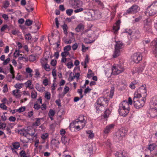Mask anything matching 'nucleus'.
<instances>
[{
    "instance_id": "22",
    "label": "nucleus",
    "mask_w": 157,
    "mask_h": 157,
    "mask_svg": "<svg viewBox=\"0 0 157 157\" xmlns=\"http://www.w3.org/2000/svg\"><path fill=\"white\" fill-rule=\"evenodd\" d=\"M111 109H106L103 115V117L104 119L108 118L109 117V115L111 114Z\"/></svg>"
},
{
    "instance_id": "34",
    "label": "nucleus",
    "mask_w": 157,
    "mask_h": 157,
    "mask_svg": "<svg viewBox=\"0 0 157 157\" xmlns=\"http://www.w3.org/2000/svg\"><path fill=\"white\" fill-rule=\"evenodd\" d=\"M151 45L155 47V49L157 48V38L155 39L151 43Z\"/></svg>"
},
{
    "instance_id": "53",
    "label": "nucleus",
    "mask_w": 157,
    "mask_h": 157,
    "mask_svg": "<svg viewBox=\"0 0 157 157\" xmlns=\"http://www.w3.org/2000/svg\"><path fill=\"white\" fill-rule=\"evenodd\" d=\"M32 36L31 34L30 33H28L26 34L25 35V39L27 40H29L31 39Z\"/></svg>"
},
{
    "instance_id": "59",
    "label": "nucleus",
    "mask_w": 157,
    "mask_h": 157,
    "mask_svg": "<svg viewBox=\"0 0 157 157\" xmlns=\"http://www.w3.org/2000/svg\"><path fill=\"white\" fill-rule=\"evenodd\" d=\"M14 56L15 57H18L19 55V50H15V52L13 54Z\"/></svg>"
},
{
    "instance_id": "6",
    "label": "nucleus",
    "mask_w": 157,
    "mask_h": 157,
    "mask_svg": "<svg viewBox=\"0 0 157 157\" xmlns=\"http://www.w3.org/2000/svg\"><path fill=\"white\" fill-rule=\"evenodd\" d=\"M116 43L115 47V51L113 55V57L114 58H116L120 55L121 49L123 47V44L121 42L116 41Z\"/></svg>"
},
{
    "instance_id": "37",
    "label": "nucleus",
    "mask_w": 157,
    "mask_h": 157,
    "mask_svg": "<svg viewBox=\"0 0 157 157\" xmlns=\"http://www.w3.org/2000/svg\"><path fill=\"white\" fill-rule=\"evenodd\" d=\"M31 97L33 98H36L37 95V94L35 90L32 91L31 93Z\"/></svg>"
},
{
    "instance_id": "13",
    "label": "nucleus",
    "mask_w": 157,
    "mask_h": 157,
    "mask_svg": "<svg viewBox=\"0 0 157 157\" xmlns=\"http://www.w3.org/2000/svg\"><path fill=\"white\" fill-rule=\"evenodd\" d=\"M139 7L136 5H132L127 11V13L128 14H131L137 13Z\"/></svg>"
},
{
    "instance_id": "62",
    "label": "nucleus",
    "mask_w": 157,
    "mask_h": 157,
    "mask_svg": "<svg viewBox=\"0 0 157 157\" xmlns=\"http://www.w3.org/2000/svg\"><path fill=\"white\" fill-rule=\"evenodd\" d=\"M88 49V47H86L83 44L82 45V51L83 52H86Z\"/></svg>"
},
{
    "instance_id": "49",
    "label": "nucleus",
    "mask_w": 157,
    "mask_h": 157,
    "mask_svg": "<svg viewBox=\"0 0 157 157\" xmlns=\"http://www.w3.org/2000/svg\"><path fill=\"white\" fill-rule=\"evenodd\" d=\"M48 136V134L47 133H44L42 134L41 136V138L45 140L46 139Z\"/></svg>"
},
{
    "instance_id": "12",
    "label": "nucleus",
    "mask_w": 157,
    "mask_h": 157,
    "mask_svg": "<svg viewBox=\"0 0 157 157\" xmlns=\"http://www.w3.org/2000/svg\"><path fill=\"white\" fill-rule=\"evenodd\" d=\"M83 151L86 154L89 153L92 151L91 146L90 144H86L82 145Z\"/></svg>"
},
{
    "instance_id": "3",
    "label": "nucleus",
    "mask_w": 157,
    "mask_h": 157,
    "mask_svg": "<svg viewBox=\"0 0 157 157\" xmlns=\"http://www.w3.org/2000/svg\"><path fill=\"white\" fill-rule=\"evenodd\" d=\"M151 104L149 113L151 117H155L157 116V97L152 98Z\"/></svg>"
},
{
    "instance_id": "21",
    "label": "nucleus",
    "mask_w": 157,
    "mask_h": 157,
    "mask_svg": "<svg viewBox=\"0 0 157 157\" xmlns=\"http://www.w3.org/2000/svg\"><path fill=\"white\" fill-rule=\"evenodd\" d=\"M139 86V82L136 80H134L131 83L129 87L132 89H134L136 87H138Z\"/></svg>"
},
{
    "instance_id": "28",
    "label": "nucleus",
    "mask_w": 157,
    "mask_h": 157,
    "mask_svg": "<svg viewBox=\"0 0 157 157\" xmlns=\"http://www.w3.org/2000/svg\"><path fill=\"white\" fill-rule=\"evenodd\" d=\"M42 118H37L35 119V121L33 123V125L34 126H38L41 124L40 120H42Z\"/></svg>"
},
{
    "instance_id": "5",
    "label": "nucleus",
    "mask_w": 157,
    "mask_h": 157,
    "mask_svg": "<svg viewBox=\"0 0 157 157\" xmlns=\"http://www.w3.org/2000/svg\"><path fill=\"white\" fill-rule=\"evenodd\" d=\"M149 16H154L157 13V2H153L148 7L146 11Z\"/></svg>"
},
{
    "instance_id": "40",
    "label": "nucleus",
    "mask_w": 157,
    "mask_h": 157,
    "mask_svg": "<svg viewBox=\"0 0 157 157\" xmlns=\"http://www.w3.org/2000/svg\"><path fill=\"white\" fill-rule=\"evenodd\" d=\"M36 59L35 56L33 55H31L29 56V60L30 61L33 62Z\"/></svg>"
},
{
    "instance_id": "41",
    "label": "nucleus",
    "mask_w": 157,
    "mask_h": 157,
    "mask_svg": "<svg viewBox=\"0 0 157 157\" xmlns=\"http://www.w3.org/2000/svg\"><path fill=\"white\" fill-rule=\"evenodd\" d=\"M114 92V87H111L110 90V93L109 96V97L110 98H113V96Z\"/></svg>"
},
{
    "instance_id": "38",
    "label": "nucleus",
    "mask_w": 157,
    "mask_h": 157,
    "mask_svg": "<svg viewBox=\"0 0 157 157\" xmlns=\"http://www.w3.org/2000/svg\"><path fill=\"white\" fill-rule=\"evenodd\" d=\"M94 75V73L92 72V71L90 69H89L88 70V72L87 74V78H90Z\"/></svg>"
},
{
    "instance_id": "55",
    "label": "nucleus",
    "mask_w": 157,
    "mask_h": 157,
    "mask_svg": "<svg viewBox=\"0 0 157 157\" xmlns=\"http://www.w3.org/2000/svg\"><path fill=\"white\" fill-rule=\"evenodd\" d=\"M45 97L46 99L48 100L50 99L51 98V94L48 92L46 93L45 95Z\"/></svg>"
},
{
    "instance_id": "30",
    "label": "nucleus",
    "mask_w": 157,
    "mask_h": 157,
    "mask_svg": "<svg viewBox=\"0 0 157 157\" xmlns=\"http://www.w3.org/2000/svg\"><path fill=\"white\" fill-rule=\"evenodd\" d=\"M19 91L20 90H14L13 91V94L17 98H19L21 96Z\"/></svg>"
},
{
    "instance_id": "31",
    "label": "nucleus",
    "mask_w": 157,
    "mask_h": 157,
    "mask_svg": "<svg viewBox=\"0 0 157 157\" xmlns=\"http://www.w3.org/2000/svg\"><path fill=\"white\" fill-rule=\"evenodd\" d=\"M148 145L147 148L151 151L153 150L156 146V144L154 143L148 144Z\"/></svg>"
},
{
    "instance_id": "4",
    "label": "nucleus",
    "mask_w": 157,
    "mask_h": 157,
    "mask_svg": "<svg viewBox=\"0 0 157 157\" xmlns=\"http://www.w3.org/2000/svg\"><path fill=\"white\" fill-rule=\"evenodd\" d=\"M127 133V131L124 129H121L119 131L115 133L114 139L116 142H119L122 140Z\"/></svg>"
},
{
    "instance_id": "58",
    "label": "nucleus",
    "mask_w": 157,
    "mask_h": 157,
    "mask_svg": "<svg viewBox=\"0 0 157 157\" xmlns=\"http://www.w3.org/2000/svg\"><path fill=\"white\" fill-rule=\"evenodd\" d=\"M71 49V47L70 45H68L64 47V50L65 51H67L70 50Z\"/></svg>"
},
{
    "instance_id": "24",
    "label": "nucleus",
    "mask_w": 157,
    "mask_h": 157,
    "mask_svg": "<svg viewBox=\"0 0 157 157\" xmlns=\"http://www.w3.org/2000/svg\"><path fill=\"white\" fill-rule=\"evenodd\" d=\"M116 157H126L125 153H124L122 151H118L115 153Z\"/></svg>"
},
{
    "instance_id": "27",
    "label": "nucleus",
    "mask_w": 157,
    "mask_h": 157,
    "mask_svg": "<svg viewBox=\"0 0 157 157\" xmlns=\"http://www.w3.org/2000/svg\"><path fill=\"white\" fill-rule=\"evenodd\" d=\"M55 114V112L54 110L51 109H50L48 113V116L51 120H53L54 119L53 117Z\"/></svg>"
},
{
    "instance_id": "16",
    "label": "nucleus",
    "mask_w": 157,
    "mask_h": 157,
    "mask_svg": "<svg viewBox=\"0 0 157 157\" xmlns=\"http://www.w3.org/2000/svg\"><path fill=\"white\" fill-rule=\"evenodd\" d=\"M120 20H118L114 25L113 27V31L115 34H117V31L120 28Z\"/></svg>"
},
{
    "instance_id": "51",
    "label": "nucleus",
    "mask_w": 157,
    "mask_h": 157,
    "mask_svg": "<svg viewBox=\"0 0 157 157\" xmlns=\"http://www.w3.org/2000/svg\"><path fill=\"white\" fill-rule=\"evenodd\" d=\"M43 67L46 71H49L50 70V66L47 63H45L43 66Z\"/></svg>"
},
{
    "instance_id": "45",
    "label": "nucleus",
    "mask_w": 157,
    "mask_h": 157,
    "mask_svg": "<svg viewBox=\"0 0 157 157\" xmlns=\"http://www.w3.org/2000/svg\"><path fill=\"white\" fill-rule=\"evenodd\" d=\"M10 5L9 2L7 1H6L3 3V7L6 9Z\"/></svg>"
},
{
    "instance_id": "64",
    "label": "nucleus",
    "mask_w": 157,
    "mask_h": 157,
    "mask_svg": "<svg viewBox=\"0 0 157 157\" xmlns=\"http://www.w3.org/2000/svg\"><path fill=\"white\" fill-rule=\"evenodd\" d=\"M10 59L9 57H8L5 60L3 63V64L4 65H7L9 62L10 61Z\"/></svg>"
},
{
    "instance_id": "44",
    "label": "nucleus",
    "mask_w": 157,
    "mask_h": 157,
    "mask_svg": "<svg viewBox=\"0 0 157 157\" xmlns=\"http://www.w3.org/2000/svg\"><path fill=\"white\" fill-rule=\"evenodd\" d=\"M36 88L39 91L43 92V88L39 86L38 84H36Z\"/></svg>"
},
{
    "instance_id": "52",
    "label": "nucleus",
    "mask_w": 157,
    "mask_h": 157,
    "mask_svg": "<svg viewBox=\"0 0 157 157\" xmlns=\"http://www.w3.org/2000/svg\"><path fill=\"white\" fill-rule=\"evenodd\" d=\"M141 97H143V95L141 93H135L134 95L133 98H137V99H139V98H140Z\"/></svg>"
},
{
    "instance_id": "1",
    "label": "nucleus",
    "mask_w": 157,
    "mask_h": 157,
    "mask_svg": "<svg viewBox=\"0 0 157 157\" xmlns=\"http://www.w3.org/2000/svg\"><path fill=\"white\" fill-rule=\"evenodd\" d=\"M109 101L106 98L101 97L98 99L95 103L96 112L99 113L102 111L106 106H107Z\"/></svg>"
},
{
    "instance_id": "8",
    "label": "nucleus",
    "mask_w": 157,
    "mask_h": 157,
    "mask_svg": "<svg viewBox=\"0 0 157 157\" xmlns=\"http://www.w3.org/2000/svg\"><path fill=\"white\" fill-rule=\"evenodd\" d=\"M112 73L113 75H117L123 72L124 68L122 65H114L112 67Z\"/></svg>"
},
{
    "instance_id": "43",
    "label": "nucleus",
    "mask_w": 157,
    "mask_h": 157,
    "mask_svg": "<svg viewBox=\"0 0 157 157\" xmlns=\"http://www.w3.org/2000/svg\"><path fill=\"white\" fill-rule=\"evenodd\" d=\"M73 11V10L72 9H68L66 10V13L68 16H70L72 14Z\"/></svg>"
},
{
    "instance_id": "14",
    "label": "nucleus",
    "mask_w": 157,
    "mask_h": 157,
    "mask_svg": "<svg viewBox=\"0 0 157 157\" xmlns=\"http://www.w3.org/2000/svg\"><path fill=\"white\" fill-rule=\"evenodd\" d=\"M115 126L114 124H109L107 125L103 130L105 134H108L111 132V131L113 129Z\"/></svg>"
},
{
    "instance_id": "36",
    "label": "nucleus",
    "mask_w": 157,
    "mask_h": 157,
    "mask_svg": "<svg viewBox=\"0 0 157 157\" xmlns=\"http://www.w3.org/2000/svg\"><path fill=\"white\" fill-rule=\"evenodd\" d=\"M62 26L64 33L65 34H67V31L68 29L67 25L64 23Z\"/></svg>"
},
{
    "instance_id": "32",
    "label": "nucleus",
    "mask_w": 157,
    "mask_h": 157,
    "mask_svg": "<svg viewBox=\"0 0 157 157\" xmlns=\"http://www.w3.org/2000/svg\"><path fill=\"white\" fill-rule=\"evenodd\" d=\"M25 71L28 74H29V77H32L33 76V74L31 73L33 72V70L30 68L29 67L26 68Z\"/></svg>"
},
{
    "instance_id": "47",
    "label": "nucleus",
    "mask_w": 157,
    "mask_h": 157,
    "mask_svg": "<svg viewBox=\"0 0 157 157\" xmlns=\"http://www.w3.org/2000/svg\"><path fill=\"white\" fill-rule=\"evenodd\" d=\"M75 78V76L74 74L71 73L69 77V80L70 81H72Z\"/></svg>"
},
{
    "instance_id": "25",
    "label": "nucleus",
    "mask_w": 157,
    "mask_h": 157,
    "mask_svg": "<svg viewBox=\"0 0 157 157\" xmlns=\"http://www.w3.org/2000/svg\"><path fill=\"white\" fill-rule=\"evenodd\" d=\"M144 64H143L142 65H141L139 66L138 67H137L136 68V71L138 73H141L144 69Z\"/></svg>"
},
{
    "instance_id": "61",
    "label": "nucleus",
    "mask_w": 157,
    "mask_h": 157,
    "mask_svg": "<svg viewBox=\"0 0 157 157\" xmlns=\"http://www.w3.org/2000/svg\"><path fill=\"white\" fill-rule=\"evenodd\" d=\"M35 77L36 78H37L38 77H40V73L38 71V70H35Z\"/></svg>"
},
{
    "instance_id": "23",
    "label": "nucleus",
    "mask_w": 157,
    "mask_h": 157,
    "mask_svg": "<svg viewBox=\"0 0 157 157\" xmlns=\"http://www.w3.org/2000/svg\"><path fill=\"white\" fill-rule=\"evenodd\" d=\"M87 117L86 116H83L82 115H80L79 116L78 118L76 119L75 121H80L81 122H84L85 123H86L87 121Z\"/></svg>"
},
{
    "instance_id": "29",
    "label": "nucleus",
    "mask_w": 157,
    "mask_h": 157,
    "mask_svg": "<svg viewBox=\"0 0 157 157\" xmlns=\"http://www.w3.org/2000/svg\"><path fill=\"white\" fill-rule=\"evenodd\" d=\"M84 29V25L82 24H79L76 28L75 30L77 32H80Z\"/></svg>"
},
{
    "instance_id": "26",
    "label": "nucleus",
    "mask_w": 157,
    "mask_h": 157,
    "mask_svg": "<svg viewBox=\"0 0 157 157\" xmlns=\"http://www.w3.org/2000/svg\"><path fill=\"white\" fill-rule=\"evenodd\" d=\"M86 132L87 134L88 138L90 139H92L94 137V134L93 131L91 130H88L86 131Z\"/></svg>"
},
{
    "instance_id": "11",
    "label": "nucleus",
    "mask_w": 157,
    "mask_h": 157,
    "mask_svg": "<svg viewBox=\"0 0 157 157\" xmlns=\"http://www.w3.org/2000/svg\"><path fill=\"white\" fill-rule=\"evenodd\" d=\"M131 59L134 62L138 63L142 59V56L139 53H134L132 56Z\"/></svg>"
},
{
    "instance_id": "63",
    "label": "nucleus",
    "mask_w": 157,
    "mask_h": 157,
    "mask_svg": "<svg viewBox=\"0 0 157 157\" xmlns=\"http://www.w3.org/2000/svg\"><path fill=\"white\" fill-rule=\"evenodd\" d=\"M19 154L21 157H24L26 155L25 151L24 150L21 151L20 152Z\"/></svg>"
},
{
    "instance_id": "15",
    "label": "nucleus",
    "mask_w": 157,
    "mask_h": 157,
    "mask_svg": "<svg viewBox=\"0 0 157 157\" xmlns=\"http://www.w3.org/2000/svg\"><path fill=\"white\" fill-rule=\"evenodd\" d=\"M139 91L143 95V98L145 99L147 96V90H146V86L145 84L142 85L140 87L139 89Z\"/></svg>"
},
{
    "instance_id": "2",
    "label": "nucleus",
    "mask_w": 157,
    "mask_h": 157,
    "mask_svg": "<svg viewBox=\"0 0 157 157\" xmlns=\"http://www.w3.org/2000/svg\"><path fill=\"white\" fill-rule=\"evenodd\" d=\"M129 105H128L127 101H124L119 104L118 111L120 116L123 117L126 116L129 113Z\"/></svg>"
},
{
    "instance_id": "57",
    "label": "nucleus",
    "mask_w": 157,
    "mask_h": 157,
    "mask_svg": "<svg viewBox=\"0 0 157 157\" xmlns=\"http://www.w3.org/2000/svg\"><path fill=\"white\" fill-rule=\"evenodd\" d=\"M25 84L26 85V87L28 88L30 85H31L32 82L30 80H28L25 83Z\"/></svg>"
},
{
    "instance_id": "7",
    "label": "nucleus",
    "mask_w": 157,
    "mask_h": 157,
    "mask_svg": "<svg viewBox=\"0 0 157 157\" xmlns=\"http://www.w3.org/2000/svg\"><path fill=\"white\" fill-rule=\"evenodd\" d=\"M86 123L84 122L75 121L73 123L71 124L70 126V129L72 131L73 128L77 129L78 130L82 129L86 125Z\"/></svg>"
},
{
    "instance_id": "20",
    "label": "nucleus",
    "mask_w": 157,
    "mask_h": 157,
    "mask_svg": "<svg viewBox=\"0 0 157 157\" xmlns=\"http://www.w3.org/2000/svg\"><path fill=\"white\" fill-rule=\"evenodd\" d=\"M74 72L75 74V77L78 79L80 76V68L78 67H76L74 68Z\"/></svg>"
},
{
    "instance_id": "33",
    "label": "nucleus",
    "mask_w": 157,
    "mask_h": 157,
    "mask_svg": "<svg viewBox=\"0 0 157 157\" xmlns=\"http://www.w3.org/2000/svg\"><path fill=\"white\" fill-rule=\"evenodd\" d=\"M12 147L15 149H18L20 146V144L19 142H16L12 144Z\"/></svg>"
},
{
    "instance_id": "19",
    "label": "nucleus",
    "mask_w": 157,
    "mask_h": 157,
    "mask_svg": "<svg viewBox=\"0 0 157 157\" xmlns=\"http://www.w3.org/2000/svg\"><path fill=\"white\" fill-rule=\"evenodd\" d=\"M72 6L74 8L77 9L74 10V12L76 13L82 12L84 10L82 8H78V4L77 2H75L74 5H73Z\"/></svg>"
},
{
    "instance_id": "17",
    "label": "nucleus",
    "mask_w": 157,
    "mask_h": 157,
    "mask_svg": "<svg viewBox=\"0 0 157 157\" xmlns=\"http://www.w3.org/2000/svg\"><path fill=\"white\" fill-rule=\"evenodd\" d=\"M18 133L21 135L26 136L27 134H29L30 135L33 136L34 135L35 133L34 132L30 133L26 131L24 129H21L19 130L18 132Z\"/></svg>"
},
{
    "instance_id": "10",
    "label": "nucleus",
    "mask_w": 157,
    "mask_h": 157,
    "mask_svg": "<svg viewBox=\"0 0 157 157\" xmlns=\"http://www.w3.org/2000/svg\"><path fill=\"white\" fill-rule=\"evenodd\" d=\"M143 29L145 32L150 33L152 32L151 23L148 21V19H146L144 21Z\"/></svg>"
},
{
    "instance_id": "48",
    "label": "nucleus",
    "mask_w": 157,
    "mask_h": 157,
    "mask_svg": "<svg viewBox=\"0 0 157 157\" xmlns=\"http://www.w3.org/2000/svg\"><path fill=\"white\" fill-rule=\"evenodd\" d=\"M33 108L35 109L36 110H38L40 108V105L38 104V102L37 101H36L34 104Z\"/></svg>"
},
{
    "instance_id": "50",
    "label": "nucleus",
    "mask_w": 157,
    "mask_h": 157,
    "mask_svg": "<svg viewBox=\"0 0 157 157\" xmlns=\"http://www.w3.org/2000/svg\"><path fill=\"white\" fill-rule=\"evenodd\" d=\"M69 54L68 52L64 51V52H62L61 54V56L63 58H65Z\"/></svg>"
},
{
    "instance_id": "42",
    "label": "nucleus",
    "mask_w": 157,
    "mask_h": 157,
    "mask_svg": "<svg viewBox=\"0 0 157 157\" xmlns=\"http://www.w3.org/2000/svg\"><path fill=\"white\" fill-rule=\"evenodd\" d=\"M6 127V124L5 123H2L0 120V129L4 130Z\"/></svg>"
},
{
    "instance_id": "18",
    "label": "nucleus",
    "mask_w": 157,
    "mask_h": 157,
    "mask_svg": "<svg viewBox=\"0 0 157 157\" xmlns=\"http://www.w3.org/2000/svg\"><path fill=\"white\" fill-rule=\"evenodd\" d=\"M140 33L138 30H136L132 34V39L134 40L138 39L140 37Z\"/></svg>"
},
{
    "instance_id": "39",
    "label": "nucleus",
    "mask_w": 157,
    "mask_h": 157,
    "mask_svg": "<svg viewBox=\"0 0 157 157\" xmlns=\"http://www.w3.org/2000/svg\"><path fill=\"white\" fill-rule=\"evenodd\" d=\"M61 140L63 143L65 144L69 140L68 139L67 137L63 136L61 138Z\"/></svg>"
},
{
    "instance_id": "56",
    "label": "nucleus",
    "mask_w": 157,
    "mask_h": 157,
    "mask_svg": "<svg viewBox=\"0 0 157 157\" xmlns=\"http://www.w3.org/2000/svg\"><path fill=\"white\" fill-rule=\"evenodd\" d=\"M150 42V40L149 39H145L143 41V43L144 45L148 44Z\"/></svg>"
},
{
    "instance_id": "9",
    "label": "nucleus",
    "mask_w": 157,
    "mask_h": 157,
    "mask_svg": "<svg viewBox=\"0 0 157 157\" xmlns=\"http://www.w3.org/2000/svg\"><path fill=\"white\" fill-rule=\"evenodd\" d=\"M134 105L137 109H139L142 107L145 104V99H137L136 98H133Z\"/></svg>"
},
{
    "instance_id": "46",
    "label": "nucleus",
    "mask_w": 157,
    "mask_h": 157,
    "mask_svg": "<svg viewBox=\"0 0 157 157\" xmlns=\"http://www.w3.org/2000/svg\"><path fill=\"white\" fill-rule=\"evenodd\" d=\"M25 106L21 107L18 109H16V112H18L19 113H21L25 111Z\"/></svg>"
},
{
    "instance_id": "35",
    "label": "nucleus",
    "mask_w": 157,
    "mask_h": 157,
    "mask_svg": "<svg viewBox=\"0 0 157 157\" xmlns=\"http://www.w3.org/2000/svg\"><path fill=\"white\" fill-rule=\"evenodd\" d=\"M23 84L22 83H17L15 85L14 87L16 88L17 90H19L23 87Z\"/></svg>"
},
{
    "instance_id": "60",
    "label": "nucleus",
    "mask_w": 157,
    "mask_h": 157,
    "mask_svg": "<svg viewBox=\"0 0 157 157\" xmlns=\"http://www.w3.org/2000/svg\"><path fill=\"white\" fill-rule=\"evenodd\" d=\"M8 91V88L7 87V84H5L3 87V91L4 93H6Z\"/></svg>"
},
{
    "instance_id": "54",
    "label": "nucleus",
    "mask_w": 157,
    "mask_h": 157,
    "mask_svg": "<svg viewBox=\"0 0 157 157\" xmlns=\"http://www.w3.org/2000/svg\"><path fill=\"white\" fill-rule=\"evenodd\" d=\"M33 21L30 20L29 19L27 20L25 22V24L26 25L29 26L31 25L32 24Z\"/></svg>"
}]
</instances>
